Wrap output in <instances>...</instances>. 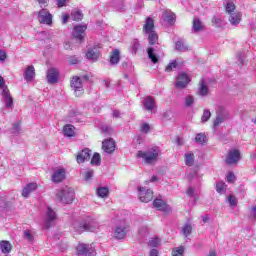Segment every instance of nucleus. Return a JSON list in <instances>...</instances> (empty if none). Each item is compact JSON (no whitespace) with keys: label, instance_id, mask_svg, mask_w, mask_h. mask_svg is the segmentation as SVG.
<instances>
[{"label":"nucleus","instance_id":"obj_41","mask_svg":"<svg viewBox=\"0 0 256 256\" xmlns=\"http://www.w3.org/2000/svg\"><path fill=\"white\" fill-rule=\"evenodd\" d=\"M195 141L199 145H203V143H205V141H206L205 134H203V133L197 134L196 137H195Z\"/></svg>","mask_w":256,"mask_h":256},{"label":"nucleus","instance_id":"obj_61","mask_svg":"<svg viewBox=\"0 0 256 256\" xmlns=\"http://www.w3.org/2000/svg\"><path fill=\"white\" fill-rule=\"evenodd\" d=\"M58 7H65V3H67V0H56Z\"/></svg>","mask_w":256,"mask_h":256},{"label":"nucleus","instance_id":"obj_39","mask_svg":"<svg viewBox=\"0 0 256 256\" xmlns=\"http://www.w3.org/2000/svg\"><path fill=\"white\" fill-rule=\"evenodd\" d=\"M71 19L73 21H81L83 19V13L81 11L72 12Z\"/></svg>","mask_w":256,"mask_h":256},{"label":"nucleus","instance_id":"obj_50","mask_svg":"<svg viewBox=\"0 0 256 256\" xmlns=\"http://www.w3.org/2000/svg\"><path fill=\"white\" fill-rule=\"evenodd\" d=\"M149 131H151V126L147 123H143L141 125V132L142 133H149Z\"/></svg>","mask_w":256,"mask_h":256},{"label":"nucleus","instance_id":"obj_57","mask_svg":"<svg viewBox=\"0 0 256 256\" xmlns=\"http://www.w3.org/2000/svg\"><path fill=\"white\" fill-rule=\"evenodd\" d=\"M212 23H213V25H215L216 27H220V26H221V18H219V17H213V18H212Z\"/></svg>","mask_w":256,"mask_h":256},{"label":"nucleus","instance_id":"obj_15","mask_svg":"<svg viewBox=\"0 0 256 256\" xmlns=\"http://www.w3.org/2000/svg\"><path fill=\"white\" fill-rule=\"evenodd\" d=\"M85 31H87V25L75 26L73 31L74 39H77L79 43H83V39H85Z\"/></svg>","mask_w":256,"mask_h":256},{"label":"nucleus","instance_id":"obj_1","mask_svg":"<svg viewBox=\"0 0 256 256\" xmlns=\"http://www.w3.org/2000/svg\"><path fill=\"white\" fill-rule=\"evenodd\" d=\"M72 227L79 235H81V233H85V231L95 233V231L99 230V222L91 216H86L81 220H75Z\"/></svg>","mask_w":256,"mask_h":256},{"label":"nucleus","instance_id":"obj_4","mask_svg":"<svg viewBox=\"0 0 256 256\" xmlns=\"http://www.w3.org/2000/svg\"><path fill=\"white\" fill-rule=\"evenodd\" d=\"M56 197L61 203L69 205L70 203H73V199L75 198V191L73 188L66 186L57 192Z\"/></svg>","mask_w":256,"mask_h":256},{"label":"nucleus","instance_id":"obj_44","mask_svg":"<svg viewBox=\"0 0 256 256\" xmlns=\"http://www.w3.org/2000/svg\"><path fill=\"white\" fill-rule=\"evenodd\" d=\"M195 103V98H193V96L188 95L185 98V106L186 107H191V105H193Z\"/></svg>","mask_w":256,"mask_h":256},{"label":"nucleus","instance_id":"obj_46","mask_svg":"<svg viewBox=\"0 0 256 256\" xmlns=\"http://www.w3.org/2000/svg\"><path fill=\"white\" fill-rule=\"evenodd\" d=\"M233 11H235V3L228 2L226 4V13H229V15H231V13H233Z\"/></svg>","mask_w":256,"mask_h":256},{"label":"nucleus","instance_id":"obj_10","mask_svg":"<svg viewBox=\"0 0 256 256\" xmlns=\"http://www.w3.org/2000/svg\"><path fill=\"white\" fill-rule=\"evenodd\" d=\"M129 231V226L125 222H120L116 225L114 229V239H125L127 237V233Z\"/></svg>","mask_w":256,"mask_h":256},{"label":"nucleus","instance_id":"obj_26","mask_svg":"<svg viewBox=\"0 0 256 256\" xmlns=\"http://www.w3.org/2000/svg\"><path fill=\"white\" fill-rule=\"evenodd\" d=\"M241 13L240 12H233L230 14L229 17V22L231 25H233L234 27H237V25H239V23H241Z\"/></svg>","mask_w":256,"mask_h":256},{"label":"nucleus","instance_id":"obj_6","mask_svg":"<svg viewBox=\"0 0 256 256\" xmlns=\"http://www.w3.org/2000/svg\"><path fill=\"white\" fill-rule=\"evenodd\" d=\"M229 119V112L227 107L223 104H218L216 106V118L214 120V127H219L221 123H225Z\"/></svg>","mask_w":256,"mask_h":256},{"label":"nucleus","instance_id":"obj_11","mask_svg":"<svg viewBox=\"0 0 256 256\" xmlns=\"http://www.w3.org/2000/svg\"><path fill=\"white\" fill-rule=\"evenodd\" d=\"M65 179H67V170L65 168L54 169L51 176L53 183H62Z\"/></svg>","mask_w":256,"mask_h":256},{"label":"nucleus","instance_id":"obj_43","mask_svg":"<svg viewBox=\"0 0 256 256\" xmlns=\"http://www.w3.org/2000/svg\"><path fill=\"white\" fill-rule=\"evenodd\" d=\"M149 245L150 247H159V245H161V240L157 237L151 238Z\"/></svg>","mask_w":256,"mask_h":256},{"label":"nucleus","instance_id":"obj_14","mask_svg":"<svg viewBox=\"0 0 256 256\" xmlns=\"http://www.w3.org/2000/svg\"><path fill=\"white\" fill-rule=\"evenodd\" d=\"M189 83H191V78H189L187 73L182 72L178 74L175 84L177 89H185Z\"/></svg>","mask_w":256,"mask_h":256},{"label":"nucleus","instance_id":"obj_59","mask_svg":"<svg viewBox=\"0 0 256 256\" xmlns=\"http://www.w3.org/2000/svg\"><path fill=\"white\" fill-rule=\"evenodd\" d=\"M7 59V53L5 51L0 50V61H5Z\"/></svg>","mask_w":256,"mask_h":256},{"label":"nucleus","instance_id":"obj_52","mask_svg":"<svg viewBox=\"0 0 256 256\" xmlns=\"http://www.w3.org/2000/svg\"><path fill=\"white\" fill-rule=\"evenodd\" d=\"M68 63L69 65H77V63H79V58L71 56L68 58Z\"/></svg>","mask_w":256,"mask_h":256},{"label":"nucleus","instance_id":"obj_53","mask_svg":"<svg viewBox=\"0 0 256 256\" xmlns=\"http://www.w3.org/2000/svg\"><path fill=\"white\" fill-rule=\"evenodd\" d=\"M228 183H234L235 181V174L233 172H229L226 176Z\"/></svg>","mask_w":256,"mask_h":256},{"label":"nucleus","instance_id":"obj_60","mask_svg":"<svg viewBox=\"0 0 256 256\" xmlns=\"http://www.w3.org/2000/svg\"><path fill=\"white\" fill-rule=\"evenodd\" d=\"M37 2L39 3V5L41 7H47V4L49 3V0H37Z\"/></svg>","mask_w":256,"mask_h":256},{"label":"nucleus","instance_id":"obj_18","mask_svg":"<svg viewBox=\"0 0 256 256\" xmlns=\"http://www.w3.org/2000/svg\"><path fill=\"white\" fill-rule=\"evenodd\" d=\"M89 159H91V150L88 148L83 149L76 155V161L79 164L85 163V161H89Z\"/></svg>","mask_w":256,"mask_h":256},{"label":"nucleus","instance_id":"obj_7","mask_svg":"<svg viewBox=\"0 0 256 256\" xmlns=\"http://www.w3.org/2000/svg\"><path fill=\"white\" fill-rule=\"evenodd\" d=\"M77 255L79 256H95L97 255V251L95 250V244H85V243H80L78 244L77 248Z\"/></svg>","mask_w":256,"mask_h":256},{"label":"nucleus","instance_id":"obj_32","mask_svg":"<svg viewBox=\"0 0 256 256\" xmlns=\"http://www.w3.org/2000/svg\"><path fill=\"white\" fill-rule=\"evenodd\" d=\"M185 157V163L188 167H192V165L195 163V154L193 152H187L184 155Z\"/></svg>","mask_w":256,"mask_h":256},{"label":"nucleus","instance_id":"obj_9","mask_svg":"<svg viewBox=\"0 0 256 256\" xmlns=\"http://www.w3.org/2000/svg\"><path fill=\"white\" fill-rule=\"evenodd\" d=\"M70 87L76 97H81V95L85 93V89H83V80L79 76H74L72 78Z\"/></svg>","mask_w":256,"mask_h":256},{"label":"nucleus","instance_id":"obj_22","mask_svg":"<svg viewBox=\"0 0 256 256\" xmlns=\"http://www.w3.org/2000/svg\"><path fill=\"white\" fill-rule=\"evenodd\" d=\"M37 187L38 185L35 182L27 184L22 190V197H25V198L29 197L30 193L37 191Z\"/></svg>","mask_w":256,"mask_h":256},{"label":"nucleus","instance_id":"obj_16","mask_svg":"<svg viewBox=\"0 0 256 256\" xmlns=\"http://www.w3.org/2000/svg\"><path fill=\"white\" fill-rule=\"evenodd\" d=\"M56 220H57V214L55 213V211H53V209H51V207H48L46 211L44 229H49V226L54 224Z\"/></svg>","mask_w":256,"mask_h":256},{"label":"nucleus","instance_id":"obj_36","mask_svg":"<svg viewBox=\"0 0 256 256\" xmlns=\"http://www.w3.org/2000/svg\"><path fill=\"white\" fill-rule=\"evenodd\" d=\"M216 191L217 193H220L221 195H223V193H225V191H227V185L225 184V182L220 181L216 183Z\"/></svg>","mask_w":256,"mask_h":256},{"label":"nucleus","instance_id":"obj_56","mask_svg":"<svg viewBox=\"0 0 256 256\" xmlns=\"http://www.w3.org/2000/svg\"><path fill=\"white\" fill-rule=\"evenodd\" d=\"M228 202L230 203V205H232L233 207H235V205H237V198L235 196H229L228 197Z\"/></svg>","mask_w":256,"mask_h":256},{"label":"nucleus","instance_id":"obj_62","mask_svg":"<svg viewBox=\"0 0 256 256\" xmlns=\"http://www.w3.org/2000/svg\"><path fill=\"white\" fill-rule=\"evenodd\" d=\"M113 117L115 119H119V117H121V112H119V110H114L113 111Z\"/></svg>","mask_w":256,"mask_h":256},{"label":"nucleus","instance_id":"obj_51","mask_svg":"<svg viewBox=\"0 0 256 256\" xmlns=\"http://www.w3.org/2000/svg\"><path fill=\"white\" fill-rule=\"evenodd\" d=\"M93 170H87L85 173H84V179L85 181H89L90 179H92L93 177Z\"/></svg>","mask_w":256,"mask_h":256},{"label":"nucleus","instance_id":"obj_19","mask_svg":"<svg viewBox=\"0 0 256 256\" xmlns=\"http://www.w3.org/2000/svg\"><path fill=\"white\" fill-rule=\"evenodd\" d=\"M143 105L144 109H146V111H150L151 113H154L157 107L155 104V99L151 96L144 98Z\"/></svg>","mask_w":256,"mask_h":256},{"label":"nucleus","instance_id":"obj_21","mask_svg":"<svg viewBox=\"0 0 256 256\" xmlns=\"http://www.w3.org/2000/svg\"><path fill=\"white\" fill-rule=\"evenodd\" d=\"M102 149L105 153H113L115 151V140L112 138L102 142Z\"/></svg>","mask_w":256,"mask_h":256},{"label":"nucleus","instance_id":"obj_25","mask_svg":"<svg viewBox=\"0 0 256 256\" xmlns=\"http://www.w3.org/2000/svg\"><path fill=\"white\" fill-rule=\"evenodd\" d=\"M162 19L168 23V25H173V23H175V13L171 12V10H166L162 15Z\"/></svg>","mask_w":256,"mask_h":256},{"label":"nucleus","instance_id":"obj_5","mask_svg":"<svg viewBox=\"0 0 256 256\" xmlns=\"http://www.w3.org/2000/svg\"><path fill=\"white\" fill-rule=\"evenodd\" d=\"M0 94L2 97V101L8 109H13V97H11V92H9V88L5 86V79L0 76Z\"/></svg>","mask_w":256,"mask_h":256},{"label":"nucleus","instance_id":"obj_17","mask_svg":"<svg viewBox=\"0 0 256 256\" xmlns=\"http://www.w3.org/2000/svg\"><path fill=\"white\" fill-rule=\"evenodd\" d=\"M46 79L51 85L57 83L59 81V70L57 68L48 69Z\"/></svg>","mask_w":256,"mask_h":256},{"label":"nucleus","instance_id":"obj_13","mask_svg":"<svg viewBox=\"0 0 256 256\" xmlns=\"http://www.w3.org/2000/svg\"><path fill=\"white\" fill-rule=\"evenodd\" d=\"M139 199L142 203L153 201V191L145 187H140L138 190Z\"/></svg>","mask_w":256,"mask_h":256},{"label":"nucleus","instance_id":"obj_40","mask_svg":"<svg viewBox=\"0 0 256 256\" xmlns=\"http://www.w3.org/2000/svg\"><path fill=\"white\" fill-rule=\"evenodd\" d=\"M176 49L177 51H187L189 47L185 45V42L179 40L178 42H176Z\"/></svg>","mask_w":256,"mask_h":256},{"label":"nucleus","instance_id":"obj_33","mask_svg":"<svg viewBox=\"0 0 256 256\" xmlns=\"http://www.w3.org/2000/svg\"><path fill=\"white\" fill-rule=\"evenodd\" d=\"M207 93H209V88L207 87V82H205V80H201L200 81V86H199V95H201L202 97H205V95H207Z\"/></svg>","mask_w":256,"mask_h":256},{"label":"nucleus","instance_id":"obj_3","mask_svg":"<svg viewBox=\"0 0 256 256\" xmlns=\"http://www.w3.org/2000/svg\"><path fill=\"white\" fill-rule=\"evenodd\" d=\"M143 31L146 35H148V41L150 45H156L159 41V35L155 32V22L151 17L146 19V22L143 26Z\"/></svg>","mask_w":256,"mask_h":256},{"label":"nucleus","instance_id":"obj_38","mask_svg":"<svg viewBox=\"0 0 256 256\" xmlns=\"http://www.w3.org/2000/svg\"><path fill=\"white\" fill-rule=\"evenodd\" d=\"M91 165H96V166L101 165V155L99 153H94L91 159Z\"/></svg>","mask_w":256,"mask_h":256},{"label":"nucleus","instance_id":"obj_48","mask_svg":"<svg viewBox=\"0 0 256 256\" xmlns=\"http://www.w3.org/2000/svg\"><path fill=\"white\" fill-rule=\"evenodd\" d=\"M24 238L29 241V243H32L33 241V232L31 230H25L24 231Z\"/></svg>","mask_w":256,"mask_h":256},{"label":"nucleus","instance_id":"obj_2","mask_svg":"<svg viewBox=\"0 0 256 256\" xmlns=\"http://www.w3.org/2000/svg\"><path fill=\"white\" fill-rule=\"evenodd\" d=\"M161 149L157 146L151 147L146 151H138L136 154L137 159H142L147 165H153L159 159Z\"/></svg>","mask_w":256,"mask_h":256},{"label":"nucleus","instance_id":"obj_27","mask_svg":"<svg viewBox=\"0 0 256 256\" xmlns=\"http://www.w3.org/2000/svg\"><path fill=\"white\" fill-rule=\"evenodd\" d=\"M119 61H121V52L119 51V49H115L110 55V63L111 65H117Z\"/></svg>","mask_w":256,"mask_h":256},{"label":"nucleus","instance_id":"obj_58","mask_svg":"<svg viewBox=\"0 0 256 256\" xmlns=\"http://www.w3.org/2000/svg\"><path fill=\"white\" fill-rule=\"evenodd\" d=\"M250 217H251V219L256 221V206L251 208Z\"/></svg>","mask_w":256,"mask_h":256},{"label":"nucleus","instance_id":"obj_47","mask_svg":"<svg viewBox=\"0 0 256 256\" xmlns=\"http://www.w3.org/2000/svg\"><path fill=\"white\" fill-rule=\"evenodd\" d=\"M201 119H202L203 123L209 121V119H211V111H209V110H204Z\"/></svg>","mask_w":256,"mask_h":256},{"label":"nucleus","instance_id":"obj_29","mask_svg":"<svg viewBox=\"0 0 256 256\" xmlns=\"http://www.w3.org/2000/svg\"><path fill=\"white\" fill-rule=\"evenodd\" d=\"M148 57L152 61V63H159V54L155 52V49L153 48H148L147 49Z\"/></svg>","mask_w":256,"mask_h":256},{"label":"nucleus","instance_id":"obj_28","mask_svg":"<svg viewBox=\"0 0 256 256\" xmlns=\"http://www.w3.org/2000/svg\"><path fill=\"white\" fill-rule=\"evenodd\" d=\"M65 137H75V126L67 124L63 127Z\"/></svg>","mask_w":256,"mask_h":256},{"label":"nucleus","instance_id":"obj_64","mask_svg":"<svg viewBox=\"0 0 256 256\" xmlns=\"http://www.w3.org/2000/svg\"><path fill=\"white\" fill-rule=\"evenodd\" d=\"M150 256H159V251L157 249H152L150 251Z\"/></svg>","mask_w":256,"mask_h":256},{"label":"nucleus","instance_id":"obj_54","mask_svg":"<svg viewBox=\"0 0 256 256\" xmlns=\"http://www.w3.org/2000/svg\"><path fill=\"white\" fill-rule=\"evenodd\" d=\"M19 131H21V125L19 122H16L12 127V133H19Z\"/></svg>","mask_w":256,"mask_h":256},{"label":"nucleus","instance_id":"obj_37","mask_svg":"<svg viewBox=\"0 0 256 256\" xmlns=\"http://www.w3.org/2000/svg\"><path fill=\"white\" fill-rule=\"evenodd\" d=\"M184 253H185V247L179 246L173 249L172 256H184Z\"/></svg>","mask_w":256,"mask_h":256},{"label":"nucleus","instance_id":"obj_63","mask_svg":"<svg viewBox=\"0 0 256 256\" xmlns=\"http://www.w3.org/2000/svg\"><path fill=\"white\" fill-rule=\"evenodd\" d=\"M67 21H69V15L64 14L62 16V23H63V25H65L67 23Z\"/></svg>","mask_w":256,"mask_h":256},{"label":"nucleus","instance_id":"obj_35","mask_svg":"<svg viewBox=\"0 0 256 256\" xmlns=\"http://www.w3.org/2000/svg\"><path fill=\"white\" fill-rule=\"evenodd\" d=\"M97 195H98V197H101L102 199H106V197H109V188H107V187L98 188Z\"/></svg>","mask_w":256,"mask_h":256},{"label":"nucleus","instance_id":"obj_24","mask_svg":"<svg viewBox=\"0 0 256 256\" xmlns=\"http://www.w3.org/2000/svg\"><path fill=\"white\" fill-rule=\"evenodd\" d=\"M24 79L29 83L35 79V67L28 66L24 72Z\"/></svg>","mask_w":256,"mask_h":256},{"label":"nucleus","instance_id":"obj_45","mask_svg":"<svg viewBox=\"0 0 256 256\" xmlns=\"http://www.w3.org/2000/svg\"><path fill=\"white\" fill-rule=\"evenodd\" d=\"M174 69H177V61H172L166 66V72L171 73Z\"/></svg>","mask_w":256,"mask_h":256},{"label":"nucleus","instance_id":"obj_12","mask_svg":"<svg viewBox=\"0 0 256 256\" xmlns=\"http://www.w3.org/2000/svg\"><path fill=\"white\" fill-rule=\"evenodd\" d=\"M240 159H241V152H239L238 149H231L229 150L226 156V163L227 165H235L239 163Z\"/></svg>","mask_w":256,"mask_h":256},{"label":"nucleus","instance_id":"obj_30","mask_svg":"<svg viewBox=\"0 0 256 256\" xmlns=\"http://www.w3.org/2000/svg\"><path fill=\"white\" fill-rule=\"evenodd\" d=\"M0 249L2 251V253L7 254V253H11V243L9 241L3 240L0 242Z\"/></svg>","mask_w":256,"mask_h":256},{"label":"nucleus","instance_id":"obj_49","mask_svg":"<svg viewBox=\"0 0 256 256\" xmlns=\"http://www.w3.org/2000/svg\"><path fill=\"white\" fill-rule=\"evenodd\" d=\"M138 49H139V40L134 39L132 41V52L135 54V53H137Z\"/></svg>","mask_w":256,"mask_h":256},{"label":"nucleus","instance_id":"obj_55","mask_svg":"<svg viewBox=\"0 0 256 256\" xmlns=\"http://www.w3.org/2000/svg\"><path fill=\"white\" fill-rule=\"evenodd\" d=\"M147 233H149V228H147L146 226L140 228L139 235L141 237H145V235H147Z\"/></svg>","mask_w":256,"mask_h":256},{"label":"nucleus","instance_id":"obj_42","mask_svg":"<svg viewBox=\"0 0 256 256\" xmlns=\"http://www.w3.org/2000/svg\"><path fill=\"white\" fill-rule=\"evenodd\" d=\"M183 235H185L186 237H189V235H191V231H193V228L191 227L190 224H186L183 228Z\"/></svg>","mask_w":256,"mask_h":256},{"label":"nucleus","instance_id":"obj_23","mask_svg":"<svg viewBox=\"0 0 256 256\" xmlns=\"http://www.w3.org/2000/svg\"><path fill=\"white\" fill-rule=\"evenodd\" d=\"M100 53L101 52L99 51V48L94 47V48L88 49L86 53V57L87 59H89V61H97V59H99Z\"/></svg>","mask_w":256,"mask_h":256},{"label":"nucleus","instance_id":"obj_20","mask_svg":"<svg viewBox=\"0 0 256 256\" xmlns=\"http://www.w3.org/2000/svg\"><path fill=\"white\" fill-rule=\"evenodd\" d=\"M153 206L158 211H164V213L171 211V208L169 207V205H167V203H165V201L161 199H155L153 202Z\"/></svg>","mask_w":256,"mask_h":256},{"label":"nucleus","instance_id":"obj_31","mask_svg":"<svg viewBox=\"0 0 256 256\" xmlns=\"http://www.w3.org/2000/svg\"><path fill=\"white\" fill-rule=\"evenodd\" d=\"M192 30L194 31V33H199V31H203V22H201L199 18H194Z\"/></svg>","mask_w":256,"mask_h":256},{"label":"nucleus","instance_id":"obj_8","mask_svg":"<svg viewBox=\"0 0 256 256\" xmlns=\"http://www.w3.org/2000/svg\"><path fill=\"white\" fill-rule=\"evenodd\" d=\"M38 21L41 25H48L51 27L53 25V14L49 12V10L42 8L39 12H37Z\"/></svg>","mask_w":256,"mask_h":256},{"label":"nucleus","instance_id":"obj_34","mask_svg":"<svg viewBox=\"0 0 256 256\" xmlns=\"http://www.w3.org/2000/svg\"><path fill=\"white\" fill-rule=\"evenodd\" d=\"M186 194L188 195V197H193L194 199H197L199 197V190H197V188L193 186H190L186 190Z\"/></svg>","mask_w":256,"mask_h":256}]
</instances>
